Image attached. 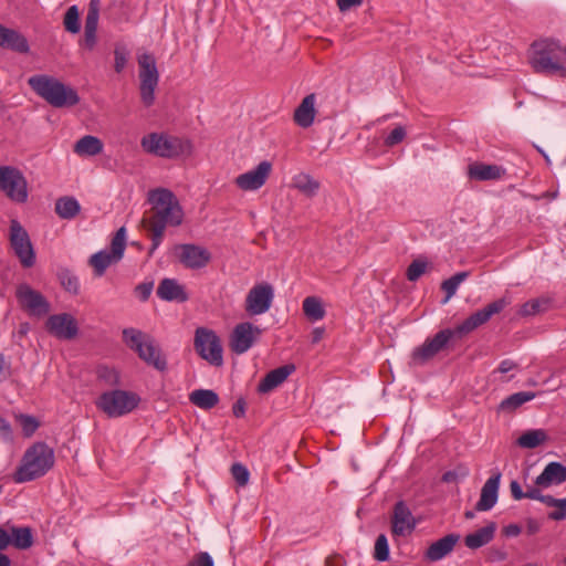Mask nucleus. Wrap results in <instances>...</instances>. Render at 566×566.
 Wrapping results in <instances>:
<instances>
[{"label":"nucleus","mask_w":566,"mask_h":566,"mask_svg":"<svg viewBox=\"0 0 566 566\" xmlns=\"http://www.w3.org/2000/svg\"><path fill=\"white\" fill-rule=\"evenodd\" d=\"M150 209L140 220V226L148 231L151 256L160 245L167 227H179L184 221V209L176 195L167 188H156L148 192Z\"/></svg>","instance_id":"obj_1"},{"label":"nucleus","mask_w":566,"mask_h":566,"mask_svg":"<svg viewBox=\"0 0 566 566\" xmlns=\"http://www.w3.org/2000/svg\"><path fill=\"white\" fill-rule=\"evenodd\" d=\"M511 302L512 301L509 296L497 298L489 303L483 308L471 314L453 331H440L432 338L427 339L421 346L413 349L409 364L411 366H422L427 364L447 346L448 342L453 335H464L473 332L478 327L488 323L493 315L501 313L507 305L511 304Z\"/></svg>","instance_id":"obj_2"},{"label":"nucleus","mask_w":566,"mask_h":566,"mask_svg":"<svg viewBox=\"0 0 566 566\" xmlns=\"http://www.w3.org/2000/svg\"><path fill=\"white\" fill-rule=\"evenodd\" d=\"M565 46L554 40L544 39L533 42L528 62L535 73L557 74L566 77Z\"/></svg>","instance_id":"obj_3"},{"label":"nucleus","mask_w":566,"mask_h":566,"mask_svg":"<svg viewBox=\"0 0 566 566\" xmlns=\"http://www.w3.org/2000/svg\"><path fill=\"white\" fill-rule=\"evenodd\" d=\"M32 91L50 105L62 108L74 106L80 102L77 92L50 75H33L28 80Z\"/></svg>","instance_id":"obj_4"},{"label":"nucleus","mask_w":566,"mask_h":566,"mask_svg":"<svg viewBox=\"0 0 566 566\" xmlns=\"http://www.w3.org/2000/svg\"><path fill=\"white\" fill-rule=\"evenodd\" d=\"M54 451L43 442L30 447L13 475L17 483L33 481L43 476L54 465Z\"/></svg>","instance_id":"obj_5"},{"label":"nucleus","mask_w":566,"mask_h":566,"mask_svg":"<svg viewBox=\"0 0 566 566\" xmlns=\"http://www.w3.org/2000/svg\"><path fill=\"white\" fill-rule=\"evenodd\" d=\"M122 334L126 346L135 352L143 361L159 371L166 370V358L149 334L134 327L124 328Z\"/></svg>","instance_id":"obj_6"},{"label":"nucleus","mask_w":566,"mask_h":566,"mask_svg":"<svg viewBox=\"0 0 566 566\" xmlns=\"http://www.w3.org/2000/svg\"><path fill=\"white\" fill-rule=\"evenodd\" d=\"M140 146L147 154L163 158H176L191 153L190 142L160 133L145 135Z\"/></svg>","instance_id":"obj_7"},{"label":"nucleus","mask_w":566,"mask_h":566,"mask_svg":"<svg viewBox=\"0 0 566 566\" xmlns=\"http://www.w3.org/2000/svg\"><path fill=\"white\" fill-rule=\"evenodd\" d=\"M140 398L137 394L127 390H109L103 392L96 406L109 418H117L132 412L137 408Z\"/></svg>","instance_id":"obj_8"},{"label":"nucleus","mask_w":566,"mask_h":566,"mask_svg":"<svg viewBox=\"0 0 566 566\" xmlns=\"http://www.w3.org/2000/svg\"><path fill=\"white\" fill-rule=\"evenodd\" d=\"M139 66V93L140 99L146 107L155 102V90L158 86L159 73L154 55L142 53L137 57Z\"/></svg>","instance_id":"obj_9"},{"label":"nucleus","mask_w":566,"mask_h":566,"mask_svg":"<svg viewBox=\"0 0 566 566\" xmlns=\"http://www.w3.org/2000/svg\"><path fill=\"white\" fill-rule=\"evenodd\" d=\"M193 346L198 355L212 366L223 364V349L221 340L214 331L198 327L195 332Z\"/></svg>","instance_id":"obj_10"},{"label":"nucleus","mask_w":566,"mask_h":566,"mask_svg":"<svg viewBox=\"0 0 566 566\" xmlns=\"http://www.w3.org/2000/svg\"><path fill=\"white\" fill-rule=\"evenodd\" d=\"M126 248V229L120 227L111 241V251L102 250L93 254L88 264L94 269L96 276H102L106 269L122 260Z\"/></svg>","instance_id":"obj_11"},{"label":"nucleus","mask_w":566,"mask_h":566,"mask_svg":"<svg viewBox=\"0 0 566 566\" xmlns=\"http://www.w3.org/2000/svg\"><path fill=\"white\" fill-rule=\"evenodd\" d=\"M28 184L23 174L12 166H0V190L12 201L23 203L28 199Z\"/></svg>","instance_id":"obj_12"},{"label":"nucleus","mask_w":566,"mask_h":566,"mask_svg":"<svg viewBox=\"0 0 566 566\" xmlns=\"http://www.w3.org/2000/svg\"><path fill=\"white\" fill-rule=\"evenodd\" d=\"M10 244L24 268H31L35 263V253L27 230L13 219L10 222Z\"/></svg>","instance_id":"obj_13"},{"label":"nucleus","mask_w":566,"mask_h":566,"mask_svg":"<svg viewBox=\"0 0 566 566\" xmlns=\"http://www.w3.org/2000/svg\"><path fill=\"white\" fill-rule=\"evenodd\" d=\"M15 296L21 308L31 316L42 317L51 310L48 300L39 291L33 290L25 283L17 287Z\"/></svg>","instance_id":"obj_14"},{"label":"nucleus","mask_w":566,"mask_h":566,"mask_svg":"<svg viewBox=\"0 0 566 566\" xmlns=\"http://www.w3.org/2000/svg\"><path fill=\"white\" fill-rule=\"evenodd\" d=\"M274 297L273 287L269 283L253 286L245 297V311L250 315H261L268 312Z\"/></svg>","instance_id":"obj_15"},{"label":"nucleus","mask_w":566,"mask_h":566,"mask_svg":"<svg viewBox=\"0 0 566 566\" xmlns=\"http://www.w3.org/2000/svg\"><path fill=\"white\" fill-rule=\"evenodd\" d=\"M45 328L59 339L71 340L78 335L77 321L69 313L49 316L45 322Z\"/></svg>","instance_id":"obj_16"},{"label":"nucleus","mask_w":566,"mask_h":566,"mask_svg":"<svg viewBox=\"0 0 566 566\" xmlns=\"http://www.w3.org/2000/svg\"><path fill=\"white\" fill-rule=\"evenodd\" d=\"M272 171V164L261 161L254 169L239 175L234 179L235 186L243 191H253L263 187Z\"/></svg>","instance_id":"obj_17"},{"label":"nucleus","mask_w":566,"mask_h":566,"mask_svg":"<svg viewBox=\"0 0 566 566\" xmlns=\"http://www.w3.org/2000/svg\"><path fill=\"white\" fill-rule=\"evenodd\" d=\"M260 334L261 329L252 323L244 322L238 324L230 336L231 350L238 355L248 352Z\"/></svg>","instance_id":"obj_18"},{"label":"nucleus","mask_w":566,"mask_h":566,"mask_svg":"<svg viewBox=\"0 0 566 566\" xmlns=\"http://www.w3.org/2000/svg\"><path fill=\"white\" fill-rule=\"evenodd\" d=\"M417 526L410 509L403 501H398L394 506L391 516V532L395 536L410 535Z\"/></svg>","instance_id":"obj_19"},{"label":"nucleus","mask_w":566,"mask_h":566,"mask_svg":"<svg viewBox=\"0 0 566 566\" xmlns=\"http://www.w3.org/2000/svg\"><path fill=\"white\" fill-rule=\"evenodd\" d=\"M179 252V261L188 269H202L211 260L210 252L196 244H179L176 247Z\"/></svg>","instance_id":"obj_20"},{"label":"nucleus","mask_w":566,"mask_h":566,"mask_svg":"<svg viewBox=\"0 0 566 566\" xmlns=\"http://www.w3.org/2000/svg\"><path fill=\"white\" fill-rule=\"evenodd\" d=\"M99 9H101V2L99 0H91L88 3V10L85 17V24H84V38L81 42V45H83L86 50L92 51L94 50L96 43H97V27H98V19H99Z\"/></svg>","instance_id":"obj_21"},{"label":"nucleus","mask_w":566,"mask_h":566,"mask_svg":"<svg viewBox=\"0 0 566 566\" xmlns=\"http://www.w3.org/2000/svg\"><path fill=\"white\" fill-rule=\"evenodd\" d=\"M500 480V472L493 474L491 478L488 479V481L484 483L481 490L480 500L475 505L476 511H489L495 505L497 501Z\"/></svg>","instance_id":"obj_22"},{"label":"nucleus","mask_w":566,"mask_h":566,"mask_svg":"<svg viewBox=\"0 0 566 566\" xmlns=\"http://www.w3.org/2000/svg\"><path fill=\"white\" fill-rule=\"evenodd\" d=\"M566 481V467L559 462H549L543 472L536 478L535 485L548 488L559 485Z\"/></svg>","instance_id":"obj_23"},{"label":"nucleus","mask_w":566,"mask_h":566,"mask_svg":"<svg viewBox=\"0 0 566 566\" xmlns=\"http://www.w3.org/2000/svg\"><path fill=\"white\" fill-rule=\"evenodd\" d=\"M459 539L460 535L455 533L443 536L428 547L426 558L430 562H438L442 559L453 551Z\"/></svg>","instance_id":"obj_24"},{"label":"nucleus","mask_w":566,"mask_h":566,"mask_svg":"<svg viewBox=\"0 0 566 566\" xmlns=\"http://www.w3.org/2000/svg\"><path fill=\"white\" fill-rule=\"evenodd\" d=\"M316 96L314 93L306 95L295 108L293 119L302 128L310 127L315 119Z\"/></svg>","instance_id":"obj_25"},{"label":"nucleus","mask_w":566,"mask_h":566,"mask_svg":"<svg viewBox=\"0 0 566 566\" xmlns=\"http://www.w3.org/2000/svg\"><path fill=\"white\" fill-rule=\"evenodd\" d=\"M294 370L295 366L289 364L269 371L258 386L259 392H270L271 390L283 384Z\"/></svg>","instance_id":"obj_26"},{"label":"nucleus","mask_w":566,"mask_h":566,"mask_svg":"<svg viewBox=\"0 0 566 566\" xmlns=\"http://www.w3.org/2000/svg\"><path fill=\"white\" fill-rule=\"evenodd\" d=\"M0 46L18 53H28V40L20 32L0 24Z\"/></svg>","instance_id":"obj_27"},{"label":"nucleus","mask_w":566,"mask_h":566,"mask_svg":"<svg viewBox=\"0 0 566 566\" xmlns=\"http://www.w3.org/2000/svg\"><path fill=\"white\" fill-rule=\"evenodd\" d=\"M157 295L168 302L184 303L188 300L185 287L174 279H164L157 287Z\"/></svg>","instance_id":"obj_28"},{"label":"nucleus","mask_w":566,"mask_h":566,"mask_svg":"<svg viewBox=\"0 0 566 566\" xmlns=\"http://www.w3.org/2000/svg\"><path fill=\"white\" fill-rule=\"evenodd\" d=\"M505 174V170L497 165L474 163L468 167V176L474 180H496Z\"/></svg>","instance_id":"obj_29"},{"label":"nucleus","mask_w":566,"mask_h":566,"mask_svg":"<svg viewBox=\"0 0 566 566\" xmlns=\"http://www.w3.org/2000/svg\"><path fill=\"white\" fill-rule=\"evenodd\" d=\"M495 531L496 525L495 523L491 522L478 531L468 534L464 537V544L470 549H478L483 547L494 538Z\"/></svg>","instance_id":"obj_30"},{"label":"nucleus","mask_w":566,"mask_h":566,"mask_svg":"<svg viewBox=\"0 0 566 566\" xmlns=\"http://www.w3.org/2000/svg\"><path fill=\"white\" fill-rule=\"evenodd\" d=\"M219 400L218 394L211 389H196L189 394V401L203 410L212 409Z\"/></svg>","instance_id":"obj_31"},{"label":"nucleus","mask_w":566,"mask_h":566,"mask_svg":"<svg viewBox=\"0 0 566 566\" xmlns=\"http://www.w3.org/2000/svg\"><path fill=\"white\" fill-rule=\"evenodd\" d=\"M103 143L99 138L86 135L78 139L74 145V153L80 156H95L102 153Z\"/></svg>","instance_id":"obj_32"},{"label":"nucleus","mask_w":566,"mask_h":566,"mask_svg":"<svg viewBox=\"0 0 566 566\" xmlns=\"http://www.w3.org/2000/svg\"><path fill=\"white\" fill-rule=\"evenodd\" d=\"M536 397V394L533 391H520L515 392L499 405L497 410L504 412H514L517 408H520L525 402L533 400Z\"/></svg>","instance_id":"obj_33"},{"label":"nucleus","mask_w":566,"mask_h":566,"mask_svg":"<svg viewBox=\"0 0 566 566\" xmlns=\"http://www.w3.org/2000/svg\"><path fill=\"white\" fill-rule=\"evenodd\" d=\"M547 439L548 437L544 429H533L522 433L516 440V443L524 449H535L546 442Z\"/></svg>","instance_id":"obj_34"},{"label":"nucleus","mask_w":566,"mask_h":566,"mask_svg":"<svg viewBox=\"0 0 566 566\" xmlns=\"http://www.w3.org/2000/svg\"><path fill=\"white\" fill-rule=\"evenodd\" d=\"M81 210L78 201L73 197H62L55 202V212L62 219H73Z\"/></svg>","instance_id":"obj_35"},{"label":"nucleus","mask_w":566,"mask_h":566,"mask_svg":"<svg viewBox=\"0 0 566 566\" xmlns=\"http://www.w3.org/2000/svg\"><path fill=\"white\" fill-rule=\"evenodd\" d=\"M8 532L11 535V545L18 549H27L32 546L33 537L30 527L10 526Z\"/></svg>","instance_id":"obj_36"},{"label":"nucleus","mask_w":566,"mask_h":566,"mask_svg":"<svg viewBox=\"0 0 566 566\" xmlns=\"http://www.w3.org/2000/svg\"><path fill=\"white\" fill-rule=\"evenodd\" d=\"M319 186V182L307 174H298L293 178V187L307 197H314Z\"/></svg>","instance_id":"obj_37"},{"label":"nucleus","mask_w":566,"mask_h":566,"mask_svg":"<svg viewBox=\"0 0 566 566\" xmlns=\"http://www.w3.org/2000/svg\"><path fill=\"white\" fill-rule=\"evenodd\" d=\"M549 304L551 301L546 297L527 301L520 307L517 315L527 317L546 312L549 308Z\"/></svg>","instance_id":"obj_38"},{"label":"nucleus","mask_w":566,"mask_h":566,"mask_svg":"<svg viewBox=\"0 0 566 566\" xmlns=\"http://www.w3.org/2000/svg\"><path fill=\"white\" fill-rule=\"evenodd\" d=\"M304 315L311 321H319L325 316L322 301L316 296H307L303 301Z\"/></svg>","instance_id":"obj_39"},{"label":"nucleus","mask_w":566,"mask_h":566,"mask_svg":"<svg viewBox=\"0 0 566 566\" xmlns=\"http://www.w3.org/2000/svg\"><path fill=\"white\" fill-rule=\"evenodd\" d=\"M469 276V272L463 271L455 273L448 280H444L441 284L442 291L446 293L443 303H447L457 292L459 285Z\"/></svg>","instance_id":"obj_40"},{"label":"nucleus","mask_w":566,"mask_h":566,"mask_svg":"<svg viewBox=\"0 0 566 566\" xmlns=\"http://www.w3.org/2000/svg\"><path fill=\"white\" fill-rule=\"evenodd\" d=\"M64 28L70 33H78L81 30L80 12L76 6H71L64 14Z\"/></svg>","instance_id":"obj_41"},{"label":"nucleus","mask_w":566,"mask_h":566,"mask_svg":"<svg viewBox=\"0 0 566 566\" xmlns=\"http://www.w3.org/2000/svg\"><path fill=\"white\" fill-rule=\"evenodd\" d=\"M97 378L106 386H116L119 384V374L116 369L108 366H99L96 370Z\"/></svg>","instance_id":"obj_42"},{"label":"nucleus","mask_w":566,"mask_h":566,"mask_svg":"<svg viewBox=\"0 0 566 566\" xmlns=\"http://www.w3.org/2000/svg\"><path fill=\"white\" fill-rule=\"evenodd\" d=\"M59 280L61 285L70 293L77 294L80 283L77 277L69 270H62L59 272Z\"/></svg>","instance_id":"obj_43"},{"label":"nucleus","mask_w":566,"mask_h":566,"mask_svg":"<svg viewBox=\"0 0 566 566\" xmlns=\"http://www.w3.org/2000/svg\"><path fill=\"white\" fill-rule=\"evenodd\" d=\"M374 558L378 562H386L389 559V545L386 535L380 534L376 538Z\"/></svg>","instance_id":"obj_44"},{"label":"nucleus","mask_w":566,"mask_h":566,"mask_svg":"<svg viewBox=\"0 0 566 566\" xmlns=\"http://www.w3.org/2000/svg\"><path fill=\"white\" fill-rule=\"evenodd\" d=\"M427 269V262L421 259L413 260L406 272L407 279L410 282H416L424 272Z\"/></svg>","instance_id":"obj_45"},{"label":"nucleus","mask_w":566,"mask_h":566,"mask_svg":"<svg viewBox=\"0 0 566 566\" xmlns=\"http://www.w3.org/2000/svg\"><path fill=\"white\" fill-rule=\"evenodd\" d=\"M231 474L235 482L241 486H244L249 482L250 473L241 463H234L231 467Z\"/></svg>","instance_id":"obj_46"},{"label":"nucleus","mask_w":566,"mask_h":566,"mask_svg":"<svg viewBox=\"0 0 566 566\" xmlns=\"http://www.w3.org/2000/svg\"><path fill=\"white\" fill-rule=\"evenodd\" d=\"M19 422L27 437L32 436L39 427V422L31 416L21 415L19 417Z\"/></svg>","instance_id":"obj_47"},{"label":"nucleus","mask_w":566,"mask_h":566,"mask_svg":"<svg viewBox=\"0 0 566 566\" xmlns=\"http://www.w3.org/2000/svg\"><path fill=\"white\" fill-rule=\"evenodd\" d=\"M406 137V129L402 126H397L391 133L385 138V145L392 147L401 143Z\"/></svg>","instance_id":"obj_48"},{"label":"nucleus","mask_w":566,"mask_h":566,"mask_svg":"<svg viewBox=\"0 0 566 566\" xmlns=\"http://www.w3.org/2000/svg\"><path fill=\"white\" fill-rule=\"evenodd\" d=\"M114 55H115L114 69L117 73H120L126 66L128 53L125 50V48H116L114 51Z\"/></svg>","instance_id":"obj_49"},{"label":"nucleus","mask_w":566,"mask_h":566,"mask_svg":"<svg viewBox=\"0 0 566 566\" xmlns=\"http://www.w3.org/2000/svg\"><path fill=\"white\" fill-rule=\"evenodd\" d=\"M187 566H213L211 556L206 552L196 554Z\"/></svg>","instance_id":"obj_50"},{"label":"nucleus","mask_w":566,"mask_h":566,"mask_svg":"<svg viewBox=\"0 0 566 566\" xmlns=\"http://www.w3.org/2000/svg\"><path fill=\"white\" fill-rule=\"evenodd\" d=\"M153 287V282L140 283L135 287V294L140 301L145 302L149 298Z\"/></svg>","instance_id":"obj_51"},{"label":"nucleus","mask_w":566,"mask_h":566,"mask_svg":"<svg viewBox=\"0 0 566 566\" xmlns=\"http://www.w3.org/2000/svg\"><path fill=\"white\" fill-rule=\"evenodd\" d=\"M558 501H566V497L559 499ZM555 507H556V510L548 514V518H551L553 521L565 520L566 518V505L556 504Z\"/></svg>","instance_id":"obj_52"},{"label":"nucleus","mask_w":566,"mask_h":566,"mask_svg":"<svg viewBox=\"0 0 566 566\" xmlns=\"http://www.w3.org/2000/svg\"><path fill=\"white\" fill-rule=\"evenodd\" d=\"M0 437L4 441H12V429L10 423L2 417H0Z\"/></svg>","instance_id":"obj_53"},{"label":"nucleus","mask_w":566,"mask_h":566,"mask_svg":"<svg viewBox=\"0 0 566 566\" xmlns=\"http://www.w3.org/2000/svg\"><path fill=\"white\" fill-rule=\"evenodd\" d=\"M364 0H336L340 12H346L354 7H359Z\"/></svg>","instance_id":"obj_54"},{"label":"nucleus","mask_w":566,"mask_h":566,"mask_svg":"<svg viewBox=\"0 0 566 566\" xmlns=\"http://www.w3.org/2000/svg\"><path fill=\"white\" fill-rule=\"evenodd\" d=\"M11 545V535L8 530L0 526V552L7 549Z\"/></svg>","instance_id":"obj_55"},{"label":"nucleus","mask_w":566,"mask_h":566,"mask_svg":"<svg viewBox=\"0 0 566 566\" xmlns=\"http://www.w3.org/2000/svg\"><path fill=\"white\" fill-rule=\"evenodd\" d=\"M245 406H247V403H245L244 399L239 398L232 407V412H233L234 417H237V418L243 417L245 413Z\"/></svg>","instance_id":"obj_56"},{"label":"nucleus","mask_w":566,"mask_h":566,"mask_svg":"<svg viewBox=\"0 0 566 566\" xmlns=\"http://www.w3.org/2000/svg\"><path fill=\"white\" fill-rule=\"evenodd\" d=\"M510 490L514 500L525 499V492L522 491V488L517 481H512L510 483Z\"/></svg>","instance_id":"obj_57"},{"label":"nucleus","mask_w":566,"mask_h":566,"mask_svg":"<svg viewBox=\"0 0 566 566\" xmlns=\"http://www.w3.org/2000/svg\"><path fill=\"white\" fill-rule=\"evenodd\" d=\"M505 558H506V554L501 549L491 548L488 552V559L492 563L501 562V560H504Z\"/></svg>","instance_id":"obj_58"},{"label":"nucleus","mask_w":566,"mask_h":566,"mask_svg":"<svg viewBox=\"0 0 566 566\" xmlns=\"http://www.w3.org/2000/svg\"><path fill=\"white\" fill-rule=\"evenodd\" d=\"M559 499H555L552 495H542L539 502L546 504L547 506L555 507L556 504L566 505V501H558Z\"/></svg>","instance_id":"obj_59"},{"label":"nucleus","mask_w":566,"mask_h":566,"mask_svg":"<svg viewBox=\"0 0 566 566\" xmlns=\"http://www.w3.org/2000/svg\"><path fill=\"white\" fill-rule=\"evenodd\" d=\"M522 532V528L517 524H510L504 527L503 533L509 537H514L520 535Z\"/></svg>","instance_id":"obj_60"},{"label":"nucleus","mask_w":566,"mask_h":566,"mask_svg":"<svg viewBox=\"0 0 566 566\" xmlns=\"http://www.w3.org/2000/svg\"><path fill=\"white\" fill-rule=\"evenodd\" d=\"M517 367V365L511 359H504L499 366V371L502 374L509 373Z\"/></svg>","instance_id":"obj_61"},{"label":"nucleus","mask_w":566,"mask_h":566,"mask_svg":"<svg viewBox=\"0 0 566 566\" xmlns=\"http://www.w3.org/2000/svg\"><path fill=\"white\" fill-rule=\"evenodd\" d=\"M9 364L6 361L3 355H0V381L9 376Z\"/></svg>","instance_id":"obj_62"},{"label":"nucleus","mask_w":566,"mask_h":566,"mask_svg":"<svg viewBox=\"0 0 566 566\" xmlns=\"http://www.w3.org/2000/svg\"><path fill=\"white\" fill-rule=\"evenodd\" d=\"M542 495H543V494H542V492H541V490H539V486H538V488H532V489H530V490H527V491L525 492V497H526V499H531V500H537V501H539V500H541V497H542Z\"/></svg>","instance_id":"obj_63"},{"label":"nucleus","mask_w":566,"mask_h":566,"mask_svg":"<svg viewBox=\"0 0 566 566\" xmlns=\"http://www.w3.org/2000/svg\"><path fill=\"white\" fill-rule=\"evenodd\" d=\"M526 531L528 535L536 534L539 531V524L535 520H528Z\"/></svg>","instance_id":"obj_64"}]
</instances>
